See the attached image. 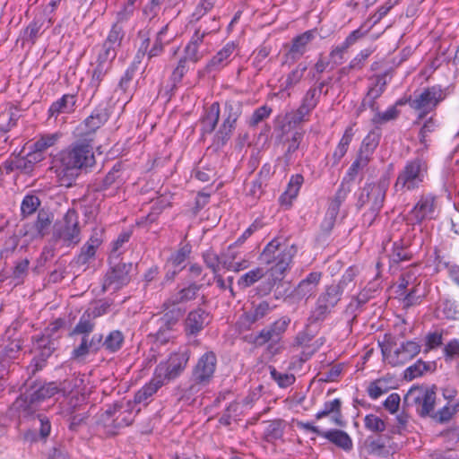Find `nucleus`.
Instances as JSON below:
<instances>
[{"label":"nucleus","mask_w":459,"mask_h":459,"mask_svg":"<svg viewBox=\"0 0 459 459\" xmlns=\"http://www.w3.org/2000/svg\"><path fill=\"white\" fill-rule=\"evenodd\" d=\"M93 148L88 143H76L59 154L53 169L61 186H70L82 168L94 164Z\"/></svg>","instance_id":"f257e3e1"},{"label":"nucleus","mask_w":459,"mask_h":459,"mask_svg":"<svg viewBox=\"0 0 459 459\" xmlns=\"http://www.w3.org/2000/svg\"><path fill=\"white\" fill-rule=\"evenodd\" d=\"M297 253V247L293 244L281 243L278 239H273L264 247L261 258L264 264L269 265L270 285L281 281L294 255Z\"/></svg>","instance_id":"f03ea898"},{"label":"nucleus","mask_w":459,"mask_h":459,"mask_svg":"<svg viewBox=\"0 0 459 459\" xmlns=\"http://www.w3.org/2000/svg\"><path fill=\"white\" fill-rule=\"evenodd\" d=\"M59 393L58 385L52 382L39 387H32L18 397L12 405V410L18 412L20 417H32L40 410V403Z\"/></svg>","instance_id":"7ed1b4c3"},{"label":"nucleus","mask_w":459,"mask_h":459,"mask_svg":"<svg viewBox=\"0 0 459 459\" xmlns=\"http://www.w3.org/2000/svg\"><path fill=\"white\" fill-rule=\"evenodd\" d=\"M447 95V88L434 85L425 89L420 94L415 95V97L410 100V106L419 111L420 117H423L428 113L434 110Z\"/></svg>","instance_id":"20e7f679"},{"label":"nucleus","mask_w":459,"mask_h":459,"mask_svg":"<svg viewBox=\"0 0 459 459\" xmlns=\"http://www.w3.org/2000/svg\"><path fill=\"white\" fill-rule=\"evenodd\" d=\"M188 359L189 351L187 350L174 352L168 360L160 362L156 367L154 375L166 385L184 371Z\"/></svg>","instance_id":"39448f33"},{"label":"nucleus","mask_w":459,"mask_h":459,"mask_svg":"<svg viewBox=\"0 0 459 459\" xmlns=\"http://www.w3.org/2000/svg\"><path fill=\"white\" fill-rule=\"evenodd\" d=\"M55 237L65 247H74L81 241L78 215L74 210L66 212L60 225L56 228Z\"/></svg>","instance_id":"423d86ee"},{"label":"nucleus","mask_w":459,"mask_h":459,"mask_svg":"<svg viewBox=\"0 0 459 459\" xmlns=\"http://www.w3.org/2000/svg\"><path fill=\"white\" fill-rule=\"evenodd\" d=\"M427 175V165L421 160L408 162L401 171L395 183V187L411 190L421 184Z\"/></svg>","instance_id":"0eeeda50"},{"label":"nucleus","mask_w":459,"mask_h":459,"mask_svg":"<svg viewBox=\"0 0 459 459\" xmlns=\"http://www.w3.org/2000/svg\"><path fill=\"white\" fill-rule=\"evenodd\" d=\"M134 404L126 402L125 404H115L109 407L102 414V420L105 426H112L116 429L129 426L134 419L135 414L140 411H134Z\"/></svg>","instance_id":"6e6552de"},{"label":"nucleus","mask_w":459,"mask_h":459,"mask_svg":"<svg viewBox=\"0 0 459 459\" xmlns=\"http://www.w3.org/2000/svg\"><path fill=\"white\" fill-rule=\"evenodd\" d=\"M341 296L342 286H328L325 291L318 297L316 307L309 316V321L311 323L323 321L338 303Z\"/></svg>","instance_id":"1a4fd4ad"},{"label":"nucleus","mask_w":459,"mask_h":459,"mask_svg":"<svg viewBox=\"0 0 459 459\" xmlns=\"http://www.w3.org/2000/svg\"><path fill=\"white\" fill-rule=\"evenodd\" d=\"M379 346L381 347L384 360L393 366L406 363L420 351V344L412 341L406 342L394 350L381 343H379Z\"/></svg>","instance_id":"9d476101"},{"label":"nucleus","mask_w":459,"mask_h":459,"mask_svg":"<svg viewBox=\"0 0 459 459\" xmlns=\"http://www.w3.org/2000/svg\"><path fill=\"white\" fill-rule=\"evenodd\" d=\"M436 394L434 391L423 387L413 386L406 394L404 401L408 405L416 406L421 416L429 415L434 409Z\"/></svg>","instance_id":"9b49d317"},{"label":"nucleus","mask_w":459,"mask_h":459,"mask_svg":"<svg viewBox=\"0 0 459 459\" xmlns=\"http://www.w3.org/2000/svg\"><path fill=\"white\" fill-rule=\"evenodd\" d=\"M206 39V30H195V33L184 48L182 58L192 63H197L203 59L210 52L211 48Z\"/></svg>","instance_id":"f8f14e48"},{"label":"nucleus","mask_w":459,"mask_h":459,"mask_svg":"<svg viewBox=\"0 0 459 459\" xmlns=\"http://www.w3.org/2000/svg\"><path fill=\"white\" fill-rule=\"evenodd\" d=\"M216 363L217 359L212 351L204 353L199 359L193 370L192 379L195 384L191 386L192 390L195 389L197 385H205L211 381L216 368Z\"/></svg>","instance_id":"ddd939ff"},{"label":"nucleus","mask_w":459,"mask_h":459,"mask_svg":"<svg viewBox=\"0 0 459 459\" xmlns=\"http://www.w3.org/2000/svg\"><path fill=\"white\" fill-rule=\"evenodd\" d=\"M398 288L401 290L407 291L404 299L407 306L417 303L425 295L424 290L420 288V281H418L415 268L410 269L402 274Z\"/></svg>","instance_id":"4468645a"},{"label":"nucleus","mask_w":459,"mask_h":459,"mask_svg":"<svg viewBox=\"0 0 459 459\" xmlns=\"http://www.w3.org/2000/svg\"><path fill=\"white\" fill-rule=\"evenodd\" d=\"M117 56V51L111 49L110 48H107L104 45L101 46L99 50L96 66L93 69L91 84L92 87L97 89L101 81L103 80L106 74L111 68L112 62Z\"/></svg>","instance_id":"2eb2a0df"},{"label":"nucleus","mask_w":459,"mask_h":459,"mask_svg":"<svg viewBox=\"0 0 459 459\" xmlns=\"http://www.w3.org/2000/svg\"><path fill=\"white\" fill-rule=\"evenodd\" d=\"M131 264L125 263H118L111 267L107 273L102 283V290L104 291L111 290L116 291L127 284L129 281V271Z\"/></svg>","instance_id":"dca6fc26"},{"label":"nucleus","mask_w":459,"mask_h":459,"mask_svg":"<svg viewBox=\"0 0 459 459\" xmlns=\"http://www.w3.org/2000/svg\"><path fill=\"white\" fill-rule=\"evenodd\" d=\"M438 213L437 198L432 195L421 196L410 212V220L420 223L425 220L436 219Z\"/></svg>","instance_id":"f3484780"},{"label":"nucleus","mask_w":459,"mask_h":459,"mask_svg":"<svg viewBox=\"0 0 459 459\" xmlns=\"http://www.w3.org/2000/svg\"><path fill=\"white\" fill-rule=\"evenodd\" d=\"M179 317L180 311L178 309H172L160 319V328L156 333L157 341L165 343L174 338V326L178 324Z\"/></svg>","instance_id":"a211bd4d"},{"label":"nucleus","mask_w":459,"mask_h":459,"mask_svg":"<svg viewBox=\"0 0 459 459\" xmlns=\"http://www.w3.org/2000/svg\"><path fill=\"white\" fill-rule=\"evenodd\" d=\"M237 50V45L234 42L227 43L220 51L213 56L204 67L207 73L219 71L225 67L231 60V56Z\"/></svg>","instance_id":"6ab92c4d"},{"label":"nucleus","mask_w":459,"mask_h":459,"mask_svg":"<svg viewBox=\"0 0 459 459\" xmlns=\"http://www.w3.org/2000/svg\"><path fill=\"white\" fill-rule=\"evenodd\" d=\"M209 322L210 316L206 311L198 308L189 312L185 321L186 335H196Z\"/></svg>","instance_id":"aec40b11"},{"label":"nucleus","mask_w":459,"mask_h":459,"mask_svg":"<svg viewBox=\"0 0 459 459\" xmlns=\"http://www.w3.org/2000/svg\"><path fill=\"white\" fill-rule=\"evenodd\" d=\"M341 406L342 402L340 399L325 402L323 409L316 412V419L322 420L327 418L332 425L342 427L343 426V420Z\"/></svg>","instance_id":"412c9836"},{"label":"nucleus","mask_w":459,"mask_h":459,"mask_svg":"<svg viewBox=\"0 0 459 459\" xmlns=\"http://www.w3.org/2000/svg\"><path fill=\"white\" fill-rule=\"evenodd\" d=\"M315 34L312 30L305 31L304 33L295 37L292 39L291 46L286 54L287 59L296 61L299 59L307 51L308 44L314 39Z\"/></svg>","instance_id":"4be33fe9"},{"label":"nucleus","mask_w":459,"mask_h":459,"mask_svg":"<svg viewBox=\"0 0 459 459\" xmlns=\"http://www.w3.org/2000/svg\"><path fill=\"white\" fill-rule=\"evenodd\" d=\"M321 280V273H310L306 279L302 280L293 290V296L299 299H308L316 290Z\"/></svg>","instance_id":"5701e85b"},{"label":"nucleus","mask_w":459,"mask_h":459,"mask_svg":"<svg viewBox=\"0 0 459 459\" xmlns=\"http://www.w3.org/2000/svg\"><path fill=\"white\" fill-rule=\"evenodd\" d=\"M102 334H93L91 338L82 337L81 343L72 352V358L82 359L90 352H96L101 347Z\"/></svg>","instance_id":"b1692460"},{"label":"nucleus","mask_w":459,"mask_h":459,"mask_svg":"<svg viewBox=\"0 0 459 459\" xmlns=\"http://www.w3.org/2000/svg\"><path fill=\"white\" fill-rule=\"evenodd\" d=\"M53 222V216L47 212L40 211L38 213L37 220L31 226L30 230H26L24 235H29L30 238H43L48 234Z\"/></svg>","instance_id":"393cba45"},{"label":"nucleus","mask_w":459,"mask_h":459,"mask_svg":"<svg viewBox=\"0 0 459 459\" xmlns=\"http://www.w3.org/2000/svg\"><path fill=\"white\" fill-rule=\"evenodd\" d=\"M164 385L165 384L154 375L151 381L135 394L134 403L147 405L153 394Z\"/></svg>","instance_id":"a878e982"},{"label":"nucleus","mask_w":459,"mask_h":459,"mask_svg":"<svg viewBox=\"0 0 459 459\" xmlns=\"http://www.w3.org/2000/svg\"><path fill=\"white\" fill-rule=\"evenodd\" d=\"M270 311V304L267 301H262L254 306L250 311L245 313L241 317V322L245 326L249 327L252 324L266 316Z\"/></svg>","instance_id":"bb28decb"},{"label":"nucleus","mask_w":459,"mask_h":459,"mask_svg":"<svg viewBox=\"0 0 459 459\" xmlns=\"http://www.w3.org/2000/svg\"><path fill=\"white\" fill-rule=\"evenodd\" d=\"M322 437L345 451H349L352 447L351 437L342 430H325Z\"/></svg>","instance_id":"cd10ccee"},{"label":"nucleus","mask_w":459,"mask_h":459,"mask_svg":"<svg viewBox=\"0 0 459 459\" xmlns=\"http://www.w3.org/2000/svg\"><path fill=\"white\" fill-rule=\"evenodd\" d=\"M435 369V362H425L421 359H419L413 365L405 369L404 378L406 380L411 381L414 378L422 377L427 372H433Z\"/></svg>","instance_id":"c85d7f7f"},{"label":"nucleus","mask_w":459,"mask_h":459,"mask_svg":"<svg viewBox=\"0 0 459 459\" xmlns=\"http://www.w3.org/2000/svg\"><path fill=\"white\" fill-rule=\"evenodd\" d=\"M267 273H269L268 269L263 267H255L242 274L238 278L237 283L240 289L245 290L258 282Z\"/></svg>","instance_id":"c756f323"},{"label":"nucleus","mask_w":459,"mask_h":459,"mask_svg":"<svg viewBox=\"0 0 459 459\" xmlns=\"http://www.w3.org/2000/svg\"><path fill=\"white\" fill-rule=\"evenodd\" d=\"M100 245V240L98 238L91 237L82 247L79 255L76 258V263L80 265H86L92 259H94L96 250Z\"/></svg>","instance_id":"7c9ffc66"},{"label":"nucleus","mask_w":459,"mask_h":459,"mask_svg":"<svg viewBox=\"0 0 459 459\" xmlns=\"http://www.w3.org/2000/svg\"><path fill=\"white\" fill-rule=\"evenodd\" d=\"M324 85L325 83L321 82L318 87L311 88L306 92L299 106L300 113L309 114L316 107Z\"/></svg>","instance_id":"2f4dec72"},{"label":"nucleus","mask_w":459,"mask_h":459,"mask_svg":"<svg viewBox=\"0 0 459 459\" xmlns=\"http://www.w3.org/2000/svg\"><path fill=\"white\" fill-rule=\"evenodd\" d=\"M83 383L84 380L82 377H72L71 378L65 379L58 385L59 393H62L63 395L83 394Z\"/></svg>","instance_id":"473e14b6"},{"label":"nucleus","mask_w":459,"mask_h":459,"mask_svg":"<svg viewBox=\"0 0 459 459\" xmlns=\"http://www.w3.org/2000/svg\"><path fill=\"white\" fill-rule=\"evenodd\" d=\"M220 106L217 102L212 103L206 110L204 117L202 119V131L204 134H211L219 120Z\"/></svg>","instance_id":"72a5a7b5"},{"label":"nucleus","mask_w":459,"mask_h":459,"mask_svg":"<svg viewBox=\"0 0 459 459\" xmlns=\"http://www.w3.org/2000/svg\"><path fill=\"white\" fill-rule=\"evenodd\" d=\"M74 104L75 98L74 95H64L61 99L50 106V116H57L62 113H70L74 109Z\"/></svg>","instance_id":"f704fd0d"},{"label":"nucleus","mask_w":459,"mask_h":459,"mask_svg":"<svg viewBox=\"0 0 459 459\" xmlns=\"http://www.w3.org/2000/svg\"><path fill=\"white\" fill-rule=\"evenodd\" d=\"M303 183V177L299 174L292 176L286 191L281 196L282 204H290L291 201L296 198L299 194V188Z\"/></svg>","instance_id":"c9c22d12"},{"label":"nucleus","mask_w":459,"mask_h":459,"mask_svg":"<svg viewBox=\"0 0 459 459\" xmlns=\"http://www.w3.org/2000/svg\"><path fill=\"white\" fill-rule=\"evenodd\" d=\"M190 252L191 247L188 245H185L171 255L169 260V266L172 267L173 275H176L183 268V264L186 262Z\"/></svg>","instance_id":"e433bc0d"},{"label":"nucleus","mask_w":459,"mask_h":459,"mask_svg":"<svg viewBox=\"0 0 459 459\" xmlns=\"http://www.w3.org/2000/svg\"><path fill=\"white\" fill-rule=\"evenodd\" d=\"M125 36L124 29L118 23H114L102 45L117 51Z\"/></svg>","instance_id":"4c0bfd02"},{"label":"nucleus","mask_w":459,"mask_h":459,"mask_svg":"<svg viewBox=\"0 0 459 459\" xmlns=\"http://www.w3.org/2000/svg\"><path fill=\"white\" fill-rule=\"evenodd\" d=\"M353 137L352 127H348L342 139L340 140L336 149L333 153V163L338 164L341 159L346 154L349 144L351 143Z\"/></svg>","instance_id":"58836bf2"},{"label":"nucleus","mask_w":459,"mask_h":459,"mask_svg":"<svg viewBox=\"0 0 459 459\" xmlns=\"http://www.w3.org/2000/svg\"><path fill=\"white\" fill-rule=\"evenodd\" d=\"M95 324L93 319L90 317L85 312L80 317L79 322L76 324L72 331V334H81L82 337H89L90 333L93 331Z\"/></svg>","instance_id":"ea45409f"},{"label":"nucleus","mask_w":459,"mask_h":459,"mask_svg":"<svg viewBox=\"0 0 459 459\" xmlns=\"http://www.w3.org/2000/svg\"><path fill=\"white\" fill-rule=\"evenodd\" d=\"M123 342L124 336L122 333L120 331L115 330L106 337L104 342L101 341V346L104 347L107 351L114 352L121 348Z\"/></svg>","instance_id":"a19ab883"},{"label":"nucleus","mask_w":459,"mask_h":459,"mask_svg":"<svg viewBox=\"0 0 459 459\" xmlns=\"http://www.w3.org/2000/svg\"><path fill=\"white\" fill-rule=\"evenodd\" d=\"M438 316L447 319H459V311L454 301L449 299L443 300L437 309Z\"/></svg>","instance_id":"79ce46f5"},{"label":"nucleus","mask_w":459,"mask_h":459,"mask_svg":"<svg viewBox=\"0 0 459 459\" xmlns=\"http://www.w3.org/2000/svg\"><path fill=\"white\" fill-rule=\"evenodd\" d=\"M199 290V286L196 284H191L186 288L179 290L177 295L173 296L169 300L173 305L178 304L181 302H186L192 300L195 298L197 291Z\"/></svg>","instance_id":"37998d69"},{"label":"nucleus","mask_w":459,"mask_h":459,"mask_svg":"<svg viewBox=\"0 0 459 459\" xmlns=\"http://www.w3.org/2000/svg\"><path fill=\"white\" fill-rule=\"evenodd\" d=\"M107 120L105 113L94 112L84 120L86 134L93 133L100 128Z\"/></svg>","instance_id":"c03bdc74"},{"label":"nucleus","mask_w":459,"mask_h":459,"mask_svg":"<svg viewBox=\"0 0 459 459\" xmlns=\"http://www.w3.org/2000/svg\"><path fill=\"white\" fill-rule=\"evenodd\" d=\"M40 201L38 196L33 195H26L21 204V212L23 217H27L34 213L39 206Z\"/></svg>","instance_id":"a18cd8bd"},{"label":"nucleus","mask_w":459,"mask_h":459,"mask_svg":"<svg viewBox=\"0 0 459 459\" xmlns=\"http://www.w3.org/2000/svg\"><path fill=\"white\" fill-rule=\"evenodd\" d=\"M396 380L390 376L384 377L375 381V399L379 395L395 388Z\"/></svg>","instance_id":"49530a36"},{"label":"nucleus","mask_w":459,"mask_h":459,"mask_svg":"<svg viewBox=\"0 0 459 459\" xmlns=\"http://www.w3.org/2000/svg\"><path fill=\"white\" fill-rule=\"evenodd\" d=\"M33 420V427L39 429V436L41 438H47L51 430V425L48 419L41 413H38L35 417L34 414L30 417Z\"/></svg>","instance_id":"de8ad7c7"},{"label":"nucleus","mask_w":459,"mask_h":459,"mask_svg":"<svg viewBox=\"0 0 459 459\" xmlns=\"http://www.w3.org/2000/svg\"><path fill=\"white\" fill-rule=\"evenodd\" d=\"M130 238V233L129 232H123L121 233L117 238L113 242L112 249L110 252V260L111 263H113L114 260H117L120 256V255L124 251V246L126 243L128 242Z\"/></svg>","instance_id":"09e8293b"},{"label":"nucleus","mask_w":459,"mask_h":459,"mask_svg":"<svg viewBox=\"0 0 459 459\" xmlns=\"http://www.w3.org/2000/svg\"><path fill=\"white\" fill-rule=\"evenodd\" d=\"M307 65L300 63L295 69H293L288 75L284 82V88L290 89L299 83L302 79L304 73L307 71Z\"/></svg>","instance_id":"8fccbe9b"},{"label":"nucleus","mask_w":459,"mask_h":459,"mask_svg":"<svg viewBox=\"0 0 459 459\" xmlns=\"http://www.w3.org/2000/svg\"><path fill=\"white\" fill-rule=\"evenodd\" d=\"M188 69L187 61L181 57L171 73L170 81L172 82V89L176 88L178 84L181 82Z\"/></svg>","instance_id":"3c124183"},{"label":"nucleus","mask_w":459,"mask_h":459,"mask_svg":"<svg viewBox=\"0 0 459 459\" xmlns=\"http://www.w3.org/2000/svg\"><path fill=\"white\" fill-rule=\"evenodd\" d=\"M168 30V25L164 26L157 34L156 40L153 47L148 53V57L152 58L160 56L163 52L164 45L169 42L164 39V36Z\"/></svg>","instance_id":"603ef678"},{"label":"nucleus","mask_w":459,"mask_h":459,"mask_svg":"<svg viewBox=\"0 0 459 459\" xmlns=\"http://www.w3.org/2000/svg\"><path fill=\"white\" fill-rule=\"evenodd\" d=\"M372 28H373V23L371 22L370 20H368L363 24H361V26L359 29L353 30L346 38L347 43H351V45H353L356 41L366 37L371 31Z\"/></svg>","instance_id":"864d4df0"},{"label":"nucleus","mask_w":459,"mask_h":459,"mask_svg":"<svg viewBox=\"0 0 459 459\" xmlns=\"http://www.w3.org/2000/svg\"><path fill=\"white\" fill-rule=\"evenodd\" d=\"M272 378L278 384L281 388H286L291 385L295 382V376L289 373H281L277 371L274 368H271Z\"/></svg>","instance_id":"5fc2aeb1"},{"label":"nucleus","mask_w":459,"mask_h":459,"mask_svg":"<svg viewBox=\"0 0 459 459\" xmlns=\"http://www.w3.org/2000/svg\"><path fill=\"white\" fill-rule=\"evenodd\" d=\"M352 46L347 43L345 39L341 45L335 47L330 53V60L335 65H340L344 59V55L347 53L348 48Z\"/></svg>","instance_id":"6e6d98bb"},{"label":"nucleus","mask_w":459,"mask_h":459,"mask_svg":"<svg viewBox=\"0 0 459 459\" xmlns=\"http://www.w3.org/2000/svg\"><path fill=\"white\" fill-rule=\"evenodd\" d=\"M59 135L57 134H46L34 143L33 147L37 151L44 152L47 149L56 144Z\"/></svg>","instance_id":"4d7b16f0"},{"label":"nucleus","mask_w":459,"mask_h":459,"mask_svg":"<svg viewBox=\"0 0 459 459\" xmlns=\"http://www.w3.org/2000/svg\"><path fill=\"white\" fill-rule=\"evenodd\" d=\"M271 53V48L268 46H261L255 53L253 57V65L257 70H261L265 60Z\"/></svg>","instance_id":"13d9d810"},{"label":"nucleus","mask_w":459,"mask_h":459,"mask_svg":"<svg viewBox=\"0 0 459 459\" xmlns=\"http://www.w3.org/2000/svg\"><path fill=\"white\" fill-rule=\"evenodd\" d=\"M204 262L213 273L220 271L221 258L212 250H208L203 255Z\"/></svg>","instance_id":"bf43d9fd"},{"label":"nucleus","mask_w":459,"mask_h":459,"mask_svg":"<svg viewBox=\"0 0 459 459\" xmlns=\"http://www.w3.org/2000/svg\"><path fill=\"white\" fill-rule=\"evenodd\" d=\"M285 424L282 420H274L268 424L266 428V436L272 439H278L283 434Z\"/></svg>","instance_id":"052dcab7"},{"label":"nucleus","mask_w":459,"mask_h":459,"mask_svg":"<svg viewBox=\"0 0 459 459\" xmlns=\"http://www.w3.org/2000/svg\"><path fill=\"white\" fill-rule=\"evenodd\" d=\"M272 112V109L268 108L267 106H262L255 109L253 113V115L250 117L249 124L250 126H256L260 122H262L264 119L267 118Z\"/></svg>","instance_id":"680f3d73"},{"label":"nucleus","mask_w":459,"mask_h":459,"mask_svg":"<svg viewBox=\"0 0 459 459\" xmlns=\"http://www.w3.org/2000/svg\"><path fill=\"white\" fill-rule=\"evenodd\" d=\"M444 355L446 360L459 358V341L457 339H453L446 344L444 347Z\"/></svg>","instance_id":"e2e57ef3"},{"label":"nucleus","mask_w":459,"mask_h":459,"mask_svg":"<svg viewBox=\"0 0 459 459\" xmlns=\"http://www.w3.org/2000/svg\"><path fill=\"white\" fill-rule=\"evenodd\" d=\"M383 405L386 411L391 413H394L397 411L400 405V396L399 394L394 393L388 395V397L383 403Z\"/></svg>","instance_id":"0e129e2a"},{"label":"nucleus","mask_w":459,"mask_h":459,"mask_svg":"<svg viewBox=\"0 0 459 459\" xmlns=\"http://www.w3.org/2000/svg\"><path fill=\"white\" fill-rule=\"evenodd\" d=\"M41 24L39 22H33L25 29L23 38L33 42L39 36Z\"/></svg>","instance_id":"69168bd1"},{"label":"nucleus","mask_w":459,"mask_h":459,"mask_svg":"<svg viewBox=\"0 0 459 459\" xmlns=\"http://www.w3.org/2000/svg\"><path fill=\"white\" fill-rule=\"evenodd\" d=\"M303 134L301 132H295L291 139L288 141V148L286 155H290L299 149V143L302 141Z\"/></svg>","instance_id":"338daca9"},{"label":"nucleus","mask_w":459,"mask_h":459,"mask_svg":"<svg viewBox=\"0 0 459 459\" xmlns=\"http://www.w3.org/2000/svg\"><path fill=\"white\" fill-rule=\"evenodd\" d=\"M309 114H303V113H300V108H299L295 112H291V113H289L285 116V120L287 121V123L289 125H298L301 122H303L304 120H306V117L308 116Z\"/></svg>","instance_id":"774afa93"}]
</instances>
